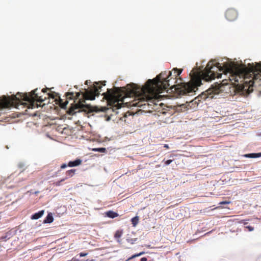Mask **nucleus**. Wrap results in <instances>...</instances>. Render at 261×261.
<instances>
[{"mask_svg":"<svg viewBox=\"0 0 261 261\" xmlns=\"http://www.w3.org/2000/svg\"><path fill=\"white\" fill-rule=\"evenodd\" d=\"M66 96L67 99H72L74 97V93L73 92H67L66 94Z\"/></svg>","mask_w":261,"mask_h":261,"instance_id":"f3484780","label":"nucleus"},{"mask_svg":"<svg viewBox=\"0 0 261 261\" xmlns=\"http://www.w3.org/2000/svg\"><path fill=\"white\" fill-rule=\"evenodd\" d=\"M231 62L225 63L223 67L220 66L219 63H217V65H214L212 62H209L203 71L201 73H197L191 77V80L188 83H177V77L180 74L182 71V69L174 68L172 71V80L173 81V85H171L170 89L171 90L174 88L175 90L180 95L190 94L196 92L198 90V87L200 86L201 83V80L205 81H210L215 79L216 77L218 79L221 78L222 73H219L217 70L222 71L225 75L227 73L229 74L228 80L224 79L222 81L223 85L228 84V81L234 84V81H230V77H231L232 73L227 71L225 66L227 64L230 63Z\"/></svg>","mask_w":261,"mask_h":261,"instance_id":"f03ea898","label":"nucleus"},{"mask_svg":"<svg viewBox=\"0 0 261 261\" xmlns=\"http://www.w3.org/2000/svg\"><path fill=\"white\" fill-rule=\"evenodd\" d=\"M256 155H257V154L256 153H250L246 154L245 156L247 157H250V158H256Z\"/></svg>","mask_w":261,"mask_h":261,"instance_id":"4be33fe9","label":"nucleus"},{"mask_svg":"<svg viewBox=\"0 0 261 261\" xmlns=\"http://www.w3.org/2000/svg\"><path fill=\"white\" fill-rule=\"evenodd\" d=\"M227 71L232 73L230 81H234L235 84L247 83L246 79L251 78L252 80H261V64L254 65L248 64V67L245 65H239L234 62L227 64L225 66Z\"/></svg>","mask_w":261,"mask_h":261,"instance_id":"7ed1b4c3","label":"nucleus"},{"mask_svg":"<svg viewBox=\"0 0 261 261\" xmlns=\"http://www.w3.org/2000/svg\"><path fill=\"white\" fill-rule=\"evenodd\" d=\"M54 221V218L51 215V214H48L47 217L45 218L44 220L43 221L44 223H50L53 222Z\"/></svg>","mask_w":261,"mask_h":261,"instance_id":"4468645a","label":"nucleus"},{"mask_svg":"<svg viewBox=\"0 0 261 261\" xmlns=\"http://www.w3.org/2000/svg\"><path fill=\"white\" fill-rule=\"evenodd\" d=\"M65 180V178H63L61 180H59V181H58L56 182H55L54 184L55 186H60L61 185V183L62 182V181H64V180Z\"/></svg>","mask_w":261,"mask_h":261,"instance_id":"412c9836","label":"nucleus"},{"mask_svg":"<svg viewBox=\"0 0 261 261\" xmlns=\"http://www.w3.org/2000/svg\"><path fill=\"white\" fill-rule=\"evenodd\" d=\"M82 163V161L80 159H77L75 161H70L68 163V166L70 167H75L80 165Z\"/></svg>","mask_w":261,"mask_h":261,"instance_id":"1a4fd4ad","label":"nucleus"},{"mask_svg":"<svg viewBox=\"0 0 261 261\" xmlns=\"http://www.w3.org/2000/svg\"><path fill=\"white\" fill-rule=\"evenodd\" d=\"M246 228L248 229L249 231H251L254 230V228L251 226H247Z\"/></svg>","mask_w":261,"mask_h":261,"instance_id":"393cba45","label":"nucleus"},{"mask_svg":"<svg viewBox=\"0 0 261 261\" xmlns=\"http://www.w3.org/2000/svg\"><path fill=\"white\" fill-rule=\"evenodd\" d=\"M122 234V230H117L115 233L114 237L116 239L120 238Z\"/></svg>","mask_w":261,"mask_h":261,"instance_id":"a211bd4d","label":"nucleus"},{"mask_svg":"<svg viewBox=\"0 0 261 261\" xmlns=\"http://www.w3.org/2000/svg\"><path fill=\"white\" fill-rule=\"evenodd\" d=\"M80 256L81 257H83V256H85L87 255V253H84V252H81L80 254H79Z\"/></svg>","mask_w":261,"mask_h":261,"instance_id":"a878e982","label":"nucleus"},{"mask_svg":"<svg viewBox=\"0 0 261 261\" xmlns=\"http://www.w3.org/2000/svg\"><path fill=\"white\" fill-rule=\"evenodd\" d=\"M5 238H6V237H1V239H4Z\"/></svg>","mask_w":261,"mask_h":261,"instance_id":"473e14b6","label":"nucleus"},{"mask_svg":"<svg viewBox=\"0 0 261 261\" xmlns=\"http://www.w3.org/2000/svg\"><path fill=\"white\" fill-rule=\"evenodd\" d=\"M257 155H256V158H258V157H260L261 156V153H257Z\"/></svg>","mask_w":261,"mask_h":261,"instance_id":"7c9ffc66","label":"nucleus"},{"mask_svg":"<svg viewBox=\"0 0 261 261\" xmlns=\"http://www.w3.org/2000/svg\"><path fill=\"white\" fill-rule=\"evenodd\" d=\"M62 100H60V106L62 108H65L67 105L68 104V101L66 100V101L64 102H62Z\"/></svg>","mask_w":261,"mask_h":261,"instance_id":"aec40b11","label":"nucleus"},{"mask_svg":"<svg viewBox=\"0 0 261 261\" xmlns=\"http://www.w3.org/2000/svg\"><path fill=\"white\" fill-rule=\"evenodd\" d=\"M37 89H36L29 93L19 94L12 97L4 96L0 98V109L9 108L11 107H16L19 103L21 102L25 107L29 109H33L38 107V106L35 102V101L42 102L46 99L42 96H39L36 93Z\"/></svg>","mask_w":261,"mask_h":261,"instance_id":"20e7f679","label":"nucleus"},{"mask_svg":"<svg viewBox=\"0 0 261 261\" xmlns=\"http://www.w3.org/2000/svg\"><path fill=\"white\" fill-rule=\"evenodd\" d=\"M81 95L80 92L76 93V98L74 100V103H72L70 108L69 109L67 113L68 114L73 115L77 112L82 111H86L85 108H87L83 102H85L84 99H78L79 97Z\"/></svg>","mask_w":261,"mask_h":261,"instance_id":"39448f33","label":"nucleus"},{"mask_svg":"<svg viewBox=\"0 0 261 261\" xmlns=\"http://www.w3.org/2000/svg\"><path fill=\"white\" fill-rule=\"evenodd\" d=\"M95 84L98 85L99 83H96ZM101 88V86L94 85L90 90H85V91L83 93V98L86 100H94L95 96L100 94Z\"/></svg>","mask_w":261,"mask_h":261,"instance_id":"423d86ee","label":"nucleus"},{"mask_svg":"<svg viewBox=\"0 0 261 261\" xmlns=\"http://www.w3.org/2000/svg\"><path fill=\"white\" fill-rule=\"evenodd\" d=\"M164 147L166 148H169V146L168 144H164Z\"/></svg>","mask_w":261,"mask_h":261,"instance_id":"2f4dec72","label":"nucleus"},{"mask_svg":"<svg viewBox=\"0 0 261 261\" xmlns=\"http://www.w3.org/2000/svg\"><path fill=\"white\" fill-rule=\"evenodd\" d=\"M139 221V219L138 217H135L134 218H133L131 220L132 223L133 225L134 226H136V225L138 224Z\"/></svg>","mask_w":261,"mask_h":261,"instance_id":"dca6fc26","label":"nucleus"},{"mask_svg":"<svg viewBox=\"0 0 261 261\" xmlns=\"http://www.w3.org/2000/svg\"><path fill=\"white\" fill-rule=\"evenodd\" d=\"M44 211L43 210L40 211L37 213H35L31 216L32 219H38L39 218H41L43 215L44 214Z\"/></svg>","mask_w":261,"mask_h":261,"instance_id":"9d476101","label":"nucleus"},{"mask_svg":"<svg viewBox=\"0 0 261 261\" xmlns=\"http://www.w3.org/2000/svg\"><path fill=\"white\" fill-rule=\"evenodd\" d=\"M48 90H49L48 88L43 89L42 90V92H43V93H45V92H46Z\"/></svg>","mask_w":261,"mask_h":261,"instance_id":"c756f323","label":"nucleus"},{"mask_svg":"<svg viewBox=\"0 0 261 261\" xmlns=\"http://www.w3.org/2000/svg\"><path fill=\"white\" fill-rule=\"evenodd\" d=\"M67 166H68V165H66V164H63L61 166V169H64V168H66Z\"/></svg>","mask_w":261,"mask_h":261,"instance_id":"bb28decb","label":"nucleus"},{"mask_svg":"<svg viewBox=\"0 0 261 261\" xmlns=\"http://www.w3.org/2000/svg\"><path fill=\"white\" fill-rule=\"evenodd\" d=\"M221 86H220V84H218L215 87H212L205 91V93H203L201 96H203L204 99L208 97L212 98L213 94H218L219 93L220 91L221 90Z\"/></svg>","mask_w":261,"mask_h":261,"instance_id":"0eeeda50","label":"nucleus"},{"mask_svg":"<svg viewBox=\"0 0 261 261\" xmlns=\"http://www.w3.org/2000/svg\"><path fill=\"white\" fill-rule=\"evenodd\" d=\"M76 170L75 169H70L66 171V177L65 179H67L68 178L72 177L75 173Z\"/></svg>","mask_w":261,"mask_h":261,"instance_id":"f8f14e48","label":"nucleus"},{"mask_svg":"<svg viewBox=\"0 0 261 261\" xmlns=\"http://www.w3.org/2000/svg\"><path fill=\"white\" fill-rule=\"evenodd\" d=\"M108 110H109V109L106 107H100V108L95 107L93 109V111H94L95 112H102L106 113L107 112V111H108Z\"/></svg>","mask_w":261,"mask_h":261,"instance_id":"ddd939ff","label":"nucleus"},{"mask_svg":"<svg viewBox=\"0 0 261 261\" xmlns=\"http://www.w3.org/2000/svg\"><path fill=\"white\" fill-rule=\"evenodd\" d=\"M106 215L108 217L111 218H114L115 217H117L119 216L118 214L112 211H109L106 213Z\"/></svg>","mask_w":261,"mask_h":261,"instance_id":"9b49d317","label":"nucleus"},{"mask_svg":"<svg viewBox=\"0 0 261 261\" xmlns=\"http://www.w3.org/2000/svg\"><path fill=\"white\" fill-rule=\"evenodd\" d=\"M144 253H145L144 252H140L139 253L134 254V255H132L130 257H129L127 259H126V261H129L130 259H132L136 257L140 256L144 254Z\"/></svg>","mask_w":261,"mask_h":261,"instance_id":"2eb2a0df","label":"nucleus"},{"mask_svg":"<svg viewBox=\"0 0 261 261\" xmlns=\"http://www.w3.org/2000/svg\"><path fill=\"white\" fill-rule=\"evenodd\" d=\"M225 17L229 21H234L238 17V12L234 9H228L226 11Z\"/></svg>","mask_w":261,"mask_h":261,"instance_id":"6e6552de","label":"nucleus"},{"mask_svg":"<svg viewBox=\"0 0 261 261\" xmlns=\"http://www.w3.org/2000/svg\"><path fill=\"white\" fill-rule=\"evenodd\" d=\"M230 203V201H221L219 203L220 204H229Z\"/></svg>","mask_w":261,"mask_h":261,"instance_id":"b1692460","label":"nucleus"},{"mask_svg":"<svg viewBox=\"0 0 261 261\" xmlns=\"http://www.w3.org/2000/svg\"><path fill=\"white\" fill-rule=\"evenodd\" d=\"M48 96L49 97H50L53 98H55V95H54V93H49L47 94Z\"/></svg>","mask_w":261,"mask_h":261,"instance_id":"cd10ccee","label":"nucleus"},{"mask_svg":"<svg viewBox=\"0 0 261 261\" xmlns=\"http://www.w3.org/2000/svg\"><path fill=\"white\" fill-rule=\"evenodd\" d=\"M94 151H96L100 152H105L106 149L105 148H97L93 149Z\"/></svg>","mask_w":261,"mask_h":261,"instance_id":"6ab92c4d","label":"nucleus"},{"mask_svg":"<svg viewBox=\"0 0 261 261\" xmlns=\"http://www.w3.org/2000/svg\"><path fill=\"white\" fill-rule=\"evenodd\" d=\"M172 72H162L152 80H148L142 88H138L134 84L128 85L130 89L129 92H125L121 89L116 88L115 90L107 89L106 93L102 94L107 99L108 105L113 111L119 109L124 103V99L129 95H139V101L133 103V106L141 107L145 105L148 100L157 97L159 94L166 90L170 86L172 81Z\"/></svg>","mask_w":261,"mask_h":261,"instance_id":"f257e3e1","label":"nucleus"},{"mask_svg":"<svg viewBox=\"0 0 261 261\" xmlns=\"http://www.w3.org/2000/svg\"><path fill=\"white\" fill-rule=\"evenodd\" d=\"M172 162H173L172 160H167L166 161H165V164L166 165H168L170 164H171Z\"/></svg>","mask_w":261,"mask_h":261,"instance_id":"5701e85b","label":"nucleus"},{"mask_svg":"<svg viewBox=\"0 0 261 261\" xmlns=\"http://www.w3.org/2000/svg\"><path fill=\"white\" fill-rule=\"evenodd\" d=\"M147 259L145 257H142L140 259V261H147Z\"/></svg>","mask_w":261,"mask_h":261,"instance_id":"c85d7f7f","label":"nucleus"}]
</instances>
